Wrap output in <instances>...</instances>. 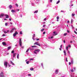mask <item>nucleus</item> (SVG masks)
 <instances>
[{
	"mask_svg": "<svg viewBox=\"0 0 77 77\" xmlns=\"http://www.w3.org/2000/svg\"><path fill=\"white\" fill-rule=\"evenodd\" d=\"M34 45H38V46H41V45L39 43H38V42H36L34 43Z\"/></svg>",
	"mask_w": 77,
	"mask_h": 77,
	"instance_id": "1",
	"label": "nucleus"
},
{
	"mask_svg": "<svg viewBox=\"0 0 77 77\" xmlns=\"http://www.w3.org/2000/svg\"><path fill=\"white\" fill-rule=\"evenodd\" d=\"M4 65L5 66V68H7L8 67V62H5L4 63Z\"/></svg>",
	"mask_w": 77,
	"mask_h": 77,
	"instance_id": "2",
	"label": "nucleus"
},
{
	"mask_svg": "<svg viewBox=\"0 0 77 77\" xmlns=\"http://www.w3.org/2000/svg\"><path fill=\"white\" fill-rule=\"evenodd\" d=\"M19 45L21 47L22 46V42H21V39L20 38L19 40Z\"/></svg>",
	"mask_w": 77,
	"mask_h": 77,
	"instance_id": "3",
	"label": "nucleus"
},
{
	"mask_svg": "<svg viewBox=\"0 0 77 77\" xmlns=\"http://www.w3.org/2000/svg\"><path fill=\"white\" fill-rule=\"evenodd\" d=\"M17 34H18V33L17 32V31H16L13 34V36H14V37H15Z\"/></svg>",
	"mask_w": 77,
	"mask_h": 77,
	"instance_id": "4",
	"label": "nucleus"
},
{
	"mask_svg": "<svg viewBox=\"0 0 77 77\" xmlns=\"http://www.w3.org/2000/svg\"><path fill=\"white\" fill-rule=\"evenodd\" d=\"M0 77H4L3 72H2L1 73H0Z\"/></svg>",
	"mask_w": 77,
	"mask_h": 77,
	"instance_id": "5",
	"label": "nucleus"
},
{
	"mask_svg": "<svg viewBox=\"0 0 77 77\" xmlns=\"http://www.w3.org/2000/svg\"><path fill=\"white\" fill-rule=\"evenodd\" d=\"M5 15V14H1V15H0V18H1V17H4Z\"/></svg>",
	"mask_w": 77,
	"mask_h": 77,
	"instance_id": "6",
	"label": "nucleus"
},
{
	"mask_svg": "<svg viewBox=\"0 0 77 77\" xmlns=\"http://www.w3.org/2000/svg\"><path fill=\"white\" fill-rule=\"evenodd\" d=\"M5 18H9V15H8L5 14Z\"/></svg>",
	"mask_w": 77,
	"mask_h": 77,
	"instance_id": "7",
	"label": "nucleus"
},
{
	"mask_svg": "<svg viewBox=\"0 0 77 77\" xmlns=\"http://www.w3.org/2000/svg\"><path fill=\"white\" fill-rule=\"evenodd\" d=\"M35 37V34H34L33 35V37L32 38V39H33V41H35V38H34Z\"/></svg>",
	"mask_w": 77,
	"mask_h": 77,
	"instance_id": "8",
	"label": "nucleus"
},
{
	"mask_svg": "<svg viewBox=\"0 0 77 77\" xmlns=\"http://www.w3.org/2000/svg\"><path fill=\"white\" fill-rule=\"evenodd\" d=\"M59 71V70L57 69L55 71V73L56 74H58V71Z\"/></svg>",
	"mask_w": 77,
	"mask_h": 77,
	"instance_id": "9",
	"label": "nucleus"
},
{
	"mask_svg": "<svg viewBox=\"0 0 77 77\" xmlns=\"http://www.w3.org/2000/svg\"><path fill=\"white\" fill-rule=\"evenodd\" d=\"M40 50L39 49H37L35 50V51H37V52H39Z\"/></svg>",
	"mask_w": 77,
	"mask_h": 77,
	"instance_id": "10",
	"label": "nucleus"
},
{
	"mask_svg": "<svg viewBox=\"0 0 77 77\" xmlns=\"http://www.w3.org/2000/svg\"><path fill=\"white\" fill-rule=\"evenodd\" d=\"M2 44H3V45H5V46L6 45V43L5 42H2Z\"/></svg>",
	"mask_w": 77,
	"mask_h": 77,
	"instance_id": "11",
	"label": "nucleus"
},
{
	"mask_svg": "<svg viewBox=\"0 0 77 77\" xmlns=\"http://www.w3.org/2000/svg\"><path fill=\"white\" fill-rule=\"evenodd\" d=\"M9 8H10V9H12V5H10L9 6Z\"/></svg>",
	"mask_w": 77,
	"mask_h": 77,
	"instance_id": "12",
	"label": "nucleus"
},
{
	"mask_svg": "<svg viewBox=\"0 0 77 77\" xmlns=\"http://www.w3.org/2000/svg\"><path fill=\"white\" fill-rule=\"evenodd\" d=\"M11 47L9 46L8 47L7 49H8V50H10V49H11Z\"/></svg>",
	"mask_w": 77,
	"mask_h": 77,
	"instance_id": "13",
	"label": "nucleus"
},
{
	"mask_svg": "<svg viewBox=\"0 0 77 77\" xmlns=\"http://www.w3.org/2000/svg\"><path fill=\"white\" fill-rule=\"evenodd\" d=\"M73 62H74V61L73 60V59L72 58L71 59V61L72 64H73Z\"/></svg>",
	"mask_w": 77,
	"mask_h": 77,
	"instance_id": "14",
	"label": "nucleus"
},
{
	"mask_svg": "<svg viewBox=\"0 0 77 77\" xmlns=\"http://www.w3.org/2000/svg\"><path fill=\"white\" fill-rule=\"evenodd\" d=\"M10 63H11V64H12V65H14V64L13 63V62H12V61H10Z\"/></svg>",
	"mask_w": 77,
	"mask_h": 77,
	"instance_id": "15",
	"label": "nucleus"
},
{
	"mask_svg": "<svg viewBox=\"0 0 77 77\" xmlns=\"http://www.w3.org/2000/svg\"><path fill=\"white\" fill-rule=\"evenodd\" d=\"M11 11V12H12V13H14V12H15V10H12Z\"/></svg>",
	"mask_w": 77,
	"mask_h": 77,
	"instance_id": "16",
	"label": "nucleus"
},
{
	"mask_svg": "<svg viewBox=\"0 0 77 77\" xmlns=\"http://www.w3.org/2000/svg\"><path fill=\"white\" fill-rule=\"evenodd\" d=\"M38 11H35L34 12V14H37L38 13Z\"/></svg>",
	"mask_w": 77,
	"mask_h": 77,
	"instance_id": "17",
	"label": "nucleus"
},
{
	"mask_svg": "<svg viewBox=\"0 0 77 77\" xmlns=\"http://www.w3.org/2000/svg\"><path fill=\"white\" fill-rule=\"evenodd\" d=\"M35 47H36V46L34 45V46H31V48H35Z\"/></svg>",
	"mask_w": 77,
	"mask_h": 77,
	"instance_id": "18",
	"label": "nucleus"
},
{
	"mask_svg": "<svg viewBox=\"0 0 77 77\" xmlns=\"http://www.w3.org/2000/svg\"><path fill=\"white\" fill-rule=\"evenodd\" d=\"M17 54V53H14L13 54V57H15V55Z\"/></svg>",
	"mask_w": 77,
	"mask_h": 77,
	"instance_id": "19",
	"label": "nucleus"
},
{
	"mask_svg": "<svg viewBox=\"0 0 77 77\" xmlns=\"http://www.w3.org/2000/svg\"><path fill=\"white\" fill-rule=\"evenodd\" d=\"M14 30V28H12V30L10 31L11 33H12V32H13Z\"/></svg>",
	"mask_w": 77,
	"mask_h": 77,
	"instance_id": "20",
	"label": "nucleus"
},
{
	"mask_svg": "<svg viewBox=\"0 0 77 77\" xmlns=\"http://www.w3.org/2000/svg\"><path fill=\"white\" fill-rule=\"evenodd\" d=\"M33 68H30V70L31 71H33Z\"/></svg>",
	"mask_w": 77,
	"mask_h": 77,
	"instance_id": "21",
	"label": "nucleus"
},
{
	"mask_svg": "<svg viewBox=\"0 0 77 77\" xmlns=\"http://www.w3.org/2000/svg\"><path fill=\"white\" fill-rule=\"evenodd\" d=\"M63 53H64V54L65 55V56H66V51H63Z\"/></svg>",
	"mask_w": 77,
	"mask_h": 77,
	"instance_id": "22",
	"label": "nucleus"
},
{
	"mask_svg": "<svg viewBox=\"0 0 77 77\" xmlns=\"http://www.w3.org/2000/svg\"><path fill=\"white\" fill-rule=\"evenodd\" d=\"M44 30V29L42 28V29L41 30V32H43Z\"/></svg>",
	"mask_w": 77,
	"mask_h": 77,
	"instance_id": "23",
	"label": "nucleus"
},
{
	"mask_svg": "<svg viewBox=\"0 0 77 77\" xmlns=\"http://www.w3.org/2000/svg\"><path fill=\"white\" fill-rule=\"evenodd\" d=\"M17 59H18V58H19V54H17Z\"/></svg>",
	"mask_w": 77,
	"mask_h": 77,
	"instance_id": "24",
	"label": "nucleus"
},
{
	"mask_svg": "<svg viewBox=\"0 0 77 77\" xmlns=\"http://www.w3.org/2000/svg\"><path fill=\"white\" fill-rule=\"evenodd\" d=\"M60 3V0H59L57 2V4H58V3Z\"/></svg>",
	"mask_w": 77,
	"mask_h": 77,
	"instance_id": "25",
	"label": "nucleus"
},
{
	"mask_svg": "<svg viewBox=\"0 0 77 77\" xmlns=\"http://www.w3.org/2000/svg\"><path fill=\"white\" fill-rule=\"evenodd\" d=\"M26 63L27 64H29V61H27L26 62Z\"/></svg>",
	"mask_w": 77,
	"mask_h": 77,
	"instance_id": "26",
	"label": "nucleus"
},
{
	"mask_svg": "<svg viewBox=\"0 0 77 77\" xmlns=\"http://www.w3.org/2000/svg\"><path fill=\"white\" fill-rule=\"evenodd\" d=\"M29 51V49H28L26 51V53H27V52H28V51Z\"/></svg>",
	"mask_w": 77,
	"mask_h": 77,
	"instance_id": "27",
	"label": "nucleus"
},
{
	"mask_svg": "<svg viewBox=\"0 0 77 77\" xmlns=\"http://www.w3.org/2000/svg\"><path fill=\"white\" fill-rule=\"evenodd\" d=\"M68 58L67 57L66 58V62H68Z\"/></svg>",
	"mask_w": 77,
	"mask_h": 77,
	"instance_id": "28",
	"label": "nucleus"
},
{
	"mask_svg": "<svg viewBox=\"0 0 77 77\" xmlns=\"http://www.w3.org/2000/svg\"><path fill=\"white\" fill-rule=\"evenodd\" d=\"M73 22V20H72V19L71 21V23H72Z\"/></svg>",
	"mask_w": 77,
	"mask_h": 77,
	"instance_id": "29",
	"label": "nucleus"
},
{
	"mask_svg": "<svg viewBox=\"0 0 77 77\" xmlns=\"http://www.w3.org/2000/svg\"><path fill=\"white\" fill-rule=\"evenodd\" d=\"M57 35V34L55 33V34H53V36H56V35Z\"/></svg>",
	"mask_w": 77,
	"mask_h": 77,
	"instance_id": "30",
	"label": "nucleus"
},
{
	"mask_svg": "<svg viewBox=\"0 0 77 77\" xmlns=\"http://www.w3.org/2000/svg\"><path fill=\"white\" fill-rule=\"evenodd\" d=\"M74 32L75 33V34H76V35H77V32L76 31H74Z\"/></svg>",
	"mask_w": 77,
	"mask_h": 77,
	"instance_id": "31",
	"label": "nucleus"
},
{
	"mask_svg": "<svg viewBox=\"0 0 77 77\" xmlns=\"http://www.w3.org/2000/svg\"><path fill=\"white\" fill-rule=\"evenodd\" d=\"M28 75V76H31V75H31V74H29Z\"/></svg>",
	"mask_w": 77,
	"mask_h": 77,
	"instance_id": "32",
	"label": "nucleus"
},
{
	"mask_svg": "<svg viewBox=\"0 0 77 77\" xmlns=\"http://www.w3.org/2000/svg\"><path fill=\"white\" fill-rule=\"evenodd\" d=\"M16 5L17 7H18V5L17 4H16Z\"/></svg>",
	"mask_w": 77,
	"mask_h": 77,
	"instance_id": "33",
	"label": "nucleus"
},
{
	"mask_svg": "<svg viewBox=\"0 0 77 77\" xmlns=\"http://www.w3.org/2000/svg\"><path fill=\"white\" fill-rule=\"evenodd\" d=\"M66 35H67V33H64V36H66Z\"/></svg>",
	"mask_w": 77,
	"mask_h": 77,
	"instance_id": "34",
	"label": "nucleus"
},
{
	"mask_svg": "<svg viewBox=\"0 0 77 77\" xmlns=\"http://www.w3.org/2000/svg\"><path fill=\"white\" fill-rule=\"evenodd\" d=\"M5 26H8V23H5Z\"/></svg>",
	"mask_w": 77,
	"mask_h": 77,
	"instance_id": "35",
	"label": "nucleus"
},
{
	"mask_svg": "<svg viewBox=\"0 0 77 77\" xmlns=\"http://www.w3.org/2000/svg\"><path fill=\"white\" fill-rule=\"evenodd\" d=\"M57 20H59V17H57Z\"/></svg>",
	"mask_w": 77,
	"mask_h": 77,
	"instance_id": "36",
	"label": "nucleus"
},
{
	"mask_svg": "<svg viewBox=\"0 0 77 77\" xmlns=\"http://www.w3.org/2000/svg\"><path fill=\"white\" fill-rule=\"evenodd\" d=\"M34 53H35V54H37V53H36V51H34Z\"/></svg>",
	"mask_w": 77,
	"mask_h": 77,
	"instance_id": "37",
	"label": "nucleus"
},
{
	"mask_svg": "<svg viewBox=\"0 0 77 77\" xmlns=\"http://www.w3.org/2000/svg\"><path fill=\"white\" fill-rule=\"evenodd\" d=\"M20 35H22V34H23V33H22V32L20 31Z\"/></svg>",
	"mask_w": 77,
	"mask_h": 77,
	"instance_id": "38",
	"label": "nucleus"
},
{
	"mask_svg": "<svg viewBox=\"0 0 77 77\" xmlns=\"http://www.w3.org/2000/svg\"><path fill=\"white\" fill-rule=\"evenodd\" d=\"M4 33H7V32H6V31H4Z\"/></svg>",
	"mask_w": 77,
	"mask_h": 77,
	"instance_id": "39",
	"label": "nucleus"
},
{
	"mask_svg": "<svg viewBox=\"0 0 77 77\" xmlns=\"http://www.w3.org/2000/svg\"><path fill=\"white\" fill-rule=\"evenodd\" d=\"M75 15V14H72V17H73Z\"/></svg>",
	"mask_w": 77,
	"mask_h": 77,
	"instance_id": "40",
	"label": "nucleus"
},
{
	"mask_svg": "<svg viewBox=\"0 0 77 77\" xmlns=\"http://www.w3.org/2000/svg\"><path fill=\"white\" fill-rule=\"evenodd\" d=\"M11 53H14V51H11Z\"/></svg>",
	"mask_w": 77,
	"mask_h": 77,
	"instance_id": "41",
	"label": "nucleus"
},
{
	"mask_svg": "<svg viewBox=\"0 0 77 77\" xmlns=\"http://www.w3.org/2000/svg\"><path fill=\"white\" fill-rule=\"evenodd\" d=\"M71 72H74V70H73V69H72L71 70Z\"/></svg>",
	"mask_w": 77,
	"mask_h": 77,
	"instance_id": "42",
	"label": "nucleus"
},
{
	"mask_svg": "<svg viewBox=\"0 0 77 77\" xmlns=\"http://www.w3.org/2000/svg\"><path fill=\"white\" fill-rule=\"evenodd\" d=\"M71 27H72V29H74V26H73V25H71Z\"/></svg>",
	"mask_w": 77,
	"mask_h": 77,
	"instance_id": "43",
	"label": "nucleus"
},
{
	"mask_svg": "<svg viewBox=\"0 0 77 77\" xmlns=\"http://www.w3.org/2000/svg\"><path fill=\"white\" fill-rule=\"evenodd\" d=\"M66 49L67 50H68V47H66Z\"/></svg>",
	"mask_w": 77,
	"mask_h": 77,
	"instance_id": "44",
	"label": "nucleus"
},
{
	"mask_svg": "<svg viewBox=\"0 0 77 77\" xmlns=\"http://www.w3.org/2000/svg\"><path fill=\"white\" fill-rule=\"evenodd\" d=\"M2 36H5V34H3L2 35Z\"/></svg>",
	"mask_w": 77,
	"mask_h": 77,
	"instance_id": "45",
	"label": "nucleus"
},
{
	"mask_svg": "<svg viewBox=\"0 0 77 77\" xmlns=\"http://www.w3.org/2000/svg\"><path fill=\"white\" fill-rule=\"evenodd\" d=\"M36 40V41H39V38H37Z\"/></svg>",
	"mask_w": 77,
	"mask_h": 77,
	"instance_id": "46",
	"label": "nucleus"
},
{
	"mask_svg": "<svg viewBox=\"0 0 77 77\" xmlns=\"http://www.w3.org/2000/svg\"><path fill=\"white\" fill-rule=\"evenodd\" d=\"M71 62H69V65H71Z\"/></svg>",
	"mask_w": 77,
	"mask_h": 77,
	"instance_id": "47",
	"label": "nucleus"
},
{
	"mask_svg": "<svg viewBox=\"0 0 77 77\" xmlns=\"http://www.w3.org/2000/svg\"><path fill=\"white\" fill-rule=\"evenodd\" d=\"M43 27H45V25H44Z\"/></svg>",
	"mask_w": 77,
	"mask_h": 77,
	"instance_id": "48",
	"label": "nucleus"
},
{
	"mask_svg": "<svg viewBox=\"0 0 77 77\" xmlns=\"http://www.w3.org/2000/svg\"><path fill=\"white\" fill-rule=\"evenodd\" d=\"M45 32H43V35H44L45 34Z\"/></svg>",
	"mask_w": 77,
	"mask_h": 77,
	"instance_id": "49",
	"label": "nucleus"
},
{
	"mask_svg": "<svg viewBox=\"0 0 77 77\" xmlns=\"http://www.w3.org/2000/svg\"><path fill=\"white\" fill-rule=\"evenodd\" d=\"M53 36H52L51 37V39H53Z\"/></svg>",
	"mask_w": 77,
	"mask_h": 77,
	"instance_id": "50",
	"label": "nucleus"
},
{
	"mask_svg": "<svg viewBox=\"0 0 77 77\" xmlns=\"http://www.w3.org/2000/svg\"><path fill=\"white\" fill-rule=\"evenodd\" d=\"M60 48H62V45H61L60 46Z\"/></svg>",
	"mask_w": 77,
	"mask_h": 77,
	"instance_id": "51",
	"label": "nucleus"
},
{
	"mask_svg": "<svg viewBox=\"0 0 77 77\" xmlns=\"http://www.w3.org/2000/svg\"><path fill=\"white\" fill-rule=\"evenodd\" d=\"M20 17H21V18H22V17H23V16H22V15H20Z\"/></svg>",
	"mask_w": 77,
	"mask_h": 77,
	"instance_id": "52",
	"label": "nucleus"
},
{
	"mask_svg": "<svg viewBox=\"0 0 77 77\" xmlns=\"http://www.w3.org/2000/svg\"><path fill=\"white\" fill-rule=\"evenodd\" d=\"M59 49L60 51H62V49L61 48H60Z\"/></svg>",
	"mask_w": 77,
	"mask_h": 77,
	"instance_id": "53",
	"label": "nucleus"
},
{
	"mask_svg": "<svg viewBox=\"0 0 77 77\" xmlns=\"http://www.w3.org/2000/svg\"><path fill=\"white\" fill-rule=\"evenodd\" d=\"M44 20H45V21H46V20H47V19H46V18H45L44 19Z\"/></svg>",
	"mask_w": 77,
	"mask_h": 77,
	"instance_id": "54",
	"label": "nucleus"
},
{
	"mask_svg": "<svg viewBox=\"0 0 77 77\" xmlns=\"http://www.w3.org/2000/svg\"><path fill=\"white\" fill-rule=\"evenodd\" d=\"M17 11H20V9H17Z\"/></svg>",
	"mask_w": 77,
	"mask_h": 77,
	"instance_id": "55",
	"label": "nucleus"
},
{
	"mask_svg": "<svg viewBox=\"0 0 77 77\" xmlns=\"http://www.w3.org/2000/svg\"><path fill=\"white\" fill-rule=\"evenodd\" d=\"M67 32L68 33H69V31L68 30H67Z\"/></svg>",
	"mask_w": 77,
	"mask_h": 77,
	"instance_id": "56",
	"label": "nucleus"
},
{
	"mask_svg": "<svg viewBox=\"0 0 77 77\" xmlns=\"http://www.w3.org/2000/svg\"><path fill=\"white\" fill-rule=\"evenodd\" d=\"M4 20H7V19H6V18H5V19H4Z\"/></svg>",
	"mask_w": 77,
	"mask_h": 77,
	"instance_id": "57",
	"label": "nucleus"
},
{
	"mask_svg": "<svg viewBox=\"0 0 77 77\" xmlns=\"http://www.w3.org/2000/svg\"><path fill=\"white\" fill-rule=\"evenodd\" d=\"M9 21H11V18H10V19H9Z\"/></svg>",
	"mask_w": 77,
	"mask_h": 77,
	"instance_id": "58",
	"label": "nucleus"
},
{
	"mask_svg": "<svg viewBox=\"0 0 77 77\" xmlns=\"http://www.w3.org/2000/svg\"><path fill=\"white\" fill-rule=\"evenodd\" d=\"M68 47H71V45H69Z\"/></svg>",
	"mask_w": 77,
	"mask_h": 77,
	"instance_id": "59",
	"label": "nucleus"
},
{
	"mask_svg": "<svg viewBox=\"0 0 77 77\" xmlns=\"http://www.w3.org/2000/svg\"><path fill=\"white\" fill-rule=\"evenodd\" d=\"M24 46H22V48H24Z\"/></svg>",
	"mask_w": 77,
	"mask_h": 77,
	"instance_id": "60",
	"label": "nucleus"
},
{
	"mask_svg": "<svg viewBox=\"0 0 77 77\" xmlns=\"http://www.w3.org/2000/svg\"><path fill=\"white\" fill-rule=\"evenodd\" d=\"M50 1L51 2H52V1H53V0H50Z\"/></svg>",
	"mask_w": 77,
	"mask_h": 77,
	"instance_id": "61",
	"label": "nucleus"
},
{
	"mask_svg": "<svg viewBox=\"0 0 77 77\" xmlns=\"http://www.w3.org/2000/svg\"><path fill=\"white\" fill-rule=\"evenodd\" d=\"M68 23H69V21H67Z\"/></svg>",
	"mask_w": 77,
	"mask_h": 77,
	"instance_id": "62",
	"label": "nucleus"
},
{
	"mask_svg": "<svg viewBox=\"0 0 77 77\" xmlns=\"http://www.w3.org/2000/svg\"><path fill=\"white\" fill-rule=\"evenodd\" d=\"M10 23L11 24H12V22H10Z\"/></svg>",
	"mask_w": 77,
	"mask_h": 77,
	"instance_id": "63",
	"label": "nucleus"
},
{
	"mask_svg": "<svg viewBox=\"0 0 77 77\" xmlns=\"http://www.w3.org/2000/svg\"><path fill=\"white\" fill-rule=\"evenodd\" d=\"M41 65H42V66H43V63H42L41 64Z\"/></svg>",
	"mask_w": 77,
	"mask_h": 77,
	"instance_id": "64",
	"label": "nucleus"
}]
</instances>
